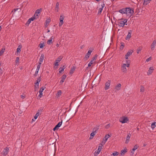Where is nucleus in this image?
Returning a JSON list of instances; mask_svg holds the SVG:
<instances>
[{"mask_svg":"<svg viewBox=\"0 0 156 156\" xmlns=\"http://www.w3.org/2000/svg\"><path fill=\"white\" fill-rule=\"evenodd\" d=\"M127 21L126 19H121L117 21V25L120 27H123L125 25H127V23L126 24Z\"/></svg>","mask_w":156,"mask_h":156,"instance_id":"1","label":"nucleus"},{"mask_svg":"<svg viewBox=\"0 0 156 156\" xmlns=\"http://www.w3.org/2000/svg\"><path fill=\"white\" fill-rule=\"evenodd\" d=\"M134 13L133 9L130 8H127L126 9V13L130 17L133 15Z\"/></svg>","mask_w":156,"mask_h":156,"instance_id":"2","label":"nucleus"},{"mask_svg":"<svg viewBox=\"0 0 156 156\" xmlns=\"http://www.w3.org/2000/svg\"><path fill=\"white\" fill-rule=\"evenodd\" d=\"M128 121L127 117L126 116H122L119 119V122L122 123H127Z\"/></svg>","mask_w":156,"mask_h":156,"instance_id":"3","label":"nucleus"},{"mask_svg":"<svg viewBox=\"0 0 156 156\" xmlns=\"http://www.w3.org/2000/svg\"><path fill=\"white\" fill-rule=\"evenodd\" d=\"M103 145V144H99L98 150L95 151L94 153L95 156H97L99 154L101 150Z\"/></svg>","mask_w":156,"mask_h":156,"instance_id":"4","label":"nucleus"},{"mask_svg":"<svg viewBox=\"0 0 156 156\" xmlns=\"http://www.w3.org/2000/svg\"><path fill=\"white\" fill-rule=\"evenodd\" d=\"M111 80H108L105 83V89L107 90L109 88L111 84Z\"/></svg>","mask_w":156,"mask_h":156,"instance_id":"5","label":"nucleus"},{"mask_svg":"<svg viewBox=\"0 0 156 156\" xmlns=\"http://www.w3.org/2000/svg\"><path fill=\"white\" fill-rule=\"evenodd\" d=\"M9 151V148L8 147L5 148L2 151V154L3 156H6V155L8 154Z\"/></svg>","mask_w":156,"mask_h":156,"instance_id":"6","label":"nucleus"},{"mask_svg":"<svg viewBox=\"0 0 156 156\" xmlns=\"http://www.w3.org/2000/svg\"><path fill=\"white\" fill-rule=\"evenodd\" d=\"M111 136L109 134H106L105 135V136L104 137V138L103 139V141L102 142V144L103 145L105 144V143L106 142L107 140Z\"/></svg>","mask_w":156,"mask_h":156,"instance_id":"7","label":"nucleus"},{"mask_svg":"<svg viewBox=\"0 0 156 156\" xmlns=\"http://www.w3.org/2000/svg\"><path fill=\"white\" fill-rule=\"evenodd\" d=\"M64 19V16L63 15H61L60 18V22L59 23V26L60 27L63 24V20Z\"/></svg>","mask_w":156,"mask_h":156,"instance_id":"8","label":"nucleus"},{"mask_svg":"<svg viewBox=\"0 0 156 156\" xmlns=\"http://www.w3.org/2000/svg\"><path fill=\"white\" fill-rule=\"evenodd\" d=\"M126 67H127V66L126 65L125 63L123 64L121 67V70L122 72L124 73L126 72L127 69L126 68Z\"/></svg>","mask_w":156,"mask_h":156,"instance_id":"9","label":"nucleus"},{"mask_svg":"<svg viewBox=\"0 0 156 156\" xmlns=\"http://www.w3.org/2000/svg\"><path fill=\"white\" fill-rule=\"evenodd\" d=\"M62 120H61V121L59 122L57 125H56L55 127L53 128V130L55 131L58 129V128L60 127L62 125Z\"/></svg>","mask_w":156,"mask_h":156,"instance_id":"10","label":"nucleus"},{"mask_svg":"<svg viewBox=\"0 0 156 156\" xmlns=\"http://www.w3.org/2000/svg\"><path fill=\"white\" fill-rule=\"evenodd\" d=\"M62 56H59V57L55 61V66H58V63L59 62L61 59L62 58Z\"/></svg>","mask_w":156,"mask_h":156,"instance_id":"11","label":"nucleus"},{"mask_svg":"<svg viewBox=\"0 0 156 156\" xmlns=\"http://www.w3.org/2000/svg\"><path fill=\"white\" fill-rule=\"evenodd\" d=\"M133 51H128L126 54L125 55V58L127 59L128 58V57L130 56L131 55H132L133 53Z\"/></svg>","mask_w":156,"mask_h":156,"instance_id":"12","label":"nucleus"},{"mask_svg":"<svg viewBox=\"0 0 156 156\" xmlns=\"http://www.w3.org/2000/svg\"><path fill=\"white\" fill-rule=\"evenodd\" d=\"M45 88L44 87H41L40 88L39 92V94L38 95V97L40 98H41L42 96L43 93L42 92L44 90Z\"/></svg>","mask_w":156,"mask_h":156,"instance_id":"13","label":"nucleus"},{"mask_svg":"<svg viewBox=\"0 0 156 156\" xmlns=\"http://www.w3.org/2000/svg\"><path fill=\"white\" fill-rule=\"evenodd\" d=\"M154 69L153 67H150L147 73V74L148 76L151 75L153 72Z\"/></svg>","mask_w":156,"mask_h":156,"instance_id":"14","label":"nucleus"},{"mask_svg":"<svg viewBox=\"0 0 156 156\" xmlns=\"http://www.w3.org/2000/svg\"><path fill=\"white\" fill-rule=\"evenodd\" d=\"M156 44V41L154 40L153 41L151 45V49L152 51H153L154 49L155 45Z\"/></svg>","mask_w":156,"mask_h":156,"instance_id":"15","label":"nucleus"},{"mask_svg":"<svg viewBox=\"0 0 156 156\" xmlns=\"http://www.w3.org/2000/svg\"><path fill=\"white\" fill-rule=\"evenodd\" d=\"M41 111V110L39 109L38 110L37 112L36 113L34 116V118L35 119H36L41 114V113L40 112Z\"/></svg>","mask_w":156,"mask_h":156,"instance_id":"16","label":"nucleus"},{"mask_svg":"<svg viewBox=\"0 0 156 156\" xmlns=\"http://www.w3.org/2000/svg\"><path fill=\"white\" fill-rule=\"evenodd\" d=\"M121 85L120 83H118L115 87V89L117 91H119L121 89Z\"/></svg>","mask_w":156,"mask_h":156,"instance_id":"17","label":"nucleus"},{"mask_svg":"<svg viewBox=\"0 0 156 156\" xmlns=\"http://www.w3.org/2000/svg\"><path fill=\"white\" fill-rule=\"evenodd\" d=\"M66 77V75L65 74H64L61 77V80H60V83L61 84H62L64 82V80H65Z\"/></svg>","mask_w":156,"mask_h":156,"instance_id":"18","label":"nucleus"},{"mask_svg":"<svg viewBox=\"0 0 156 156\" xmlns=\"http://www.w3.org/2000/svg\"><path fill=\"white\" fill-rule=\"evenodd\" d=\"M132 31L131 30H129V31L128 34L127 36V37L126 38V40H127L128 39H129L131 37Z\"/></svg>","mask_w":156,"mask_h":156,"instance_id":"19","label":"nucleus"},{"mask_svg":"<svg viewBox=\"0 0 156 156\" xmlns=\"http://www.w3.org/2000/svg\"><path fill=\"white\" fill-rule=\"evenodd\" d=\"M131 136V135L129 133L126 136V140L125 141V143L127 144L129 143V139Z\"/></svg>","mask_w":156,"mask_h":156,"instance_id":"20","label":"nucleus"},{"mask_svg":"<svg viewBox=\"0 0 156 156\" xmlns=\"http://www.w3.org/2000/svg\"><path fill=\"white\" fill-rule=\"evenodd\" d=\"M59 4L58 2H57L56 4L55 10V12H58Z\"/></svg>","mask_w":156,"mask_h":156,"instance_id":"21","label":"nucleus"},{"mask_svg":"<svg viewBox=\"0 0 156 156\" xmlns=\"http://www.w3.org/2000/svg\"><path fill=\"white\" fill-rule=\"evenodd\" d=\"M92 51V50H89L88 51V52L85 55V57L87 58H88L90 56V55Z\"/></svg>","mask_w":156,"mask_h":156,"instance_id":"22","label":"nucleus"},{"mask_svg":"<svg viewBox=\"0 0 156 156\" xmlns=\"http://www.w3.org/2000/svg\"><path fill=\"white\" fill-rule=\"evenodd\" d=\"M44 55L43 54H42L41 55L40 59L39 60V63H41L44 60Z\"/></svg>","mask_w":156,"mask_h":156,"instance_id":"23","label":"nucleus"},{"mask_svg":"<svg viewBox=\"0 0 156 156\" xmlns=\"http://www.w3.org/2000/svg\"><path fill=\"white\" fill-rule=\"evenodd\" d=\"M41 79V78L40 77L37 79V80H36V82L35 83H34L35 85H37V88L39 87V82H40Z\"/></svg>","mask_w":156,"mask_h":156,"instance_id":"24","label":"nucleus"},{"mask_svg":"<svg viewBox=\"0 0 156 156\" xmlns=\"http://www.w3.org/2000/svg\"><path fill=\"white\" fill-rule=\"evenodd\" d=\"M53 37L52 36L50 38L49 40H48L47 41V43L48 44H52L53 43V42L52 41V40L53 39Z\"/></svg>","mask_w":156,"mask_h":156,"instance_id":"25","label":"nucleus"},{"mask_svg":"<svg viewBox=\"0 0 156 156\" xmlns=\"http://www.w3.org/2000/svg\"><path fill=\"white\" fill-rule=\"evenodd\" d=\"M66 68L65 66H63L62 67H60L59 68V72L60 73H62L64 70V69Z\"/></svg>","mask_w":156,"mask_h":156,"instance_id":"26","label":"nucleus"},{"mask_svg":"<svg viewBox=\"0 0 156 156\" xmlns=\"http://www.w3.org/2000/svg\"><path fill=\"white\" fill-rule=\"evenodd\" d=\"M99 126H96L93 129V131L96 133L97 131L98 130V129H99Z\"/></svg>","mask_w":156,"mask_h":156,"instance_id":"27","label":"nucleus"},{"mask_svg":"<svg viewBox=\"0 0 156 156\" xmlns=\"http://www.w3.org/2000/svg\"><path fill=\"white\" fill-rule=\"evenodd\" d=\"M96 133L93 131L90 134V139H92L93 138L94 136L95 135Z\"/></svg>","mask_w":156,"mask_h":156,"instance_id":"28","label":"nucleus"},{"mask_svg":"<svg viewBox=\"0 0 156 156\" xmlns=\"http://www.w3.org/2000/svg\"><path fill=\"white\" fill-rule=\"evenodd\" d=\"M119 12L122 14L126 13L125 9H123L119 10Z\"/></svg>","mask_w":156,"mask_h":156,"instance_id":"29","label":"nucleus"},{"mask_svg":"<svg viewBox=\"0 0 156 156\" xmlns=\"http://www.w3.org/2000/svg\"><path fill=\"white\" fill-rule=\"evenodd\" d=\"M127 152V149H125L121 150V153L122 155H123L124 154Z\"/></svg>","mask_w":156,"mask_h":156,"instance_id":"30","label":"nucleus"},{"mask_svg":"<svg viewBox=\"0 0 156 156\" xmlns=\"http://www.w3.org/2000/svg\"><path fill=\"white\" fill-rule=\"evenodd\" d=\"M130 63V61L129 60H126V63L125 64L126 66H127V67H129Z\"/></svg>","mask_w":156,"mask_h":156,"instance_id":"31","label":"nucleus"},{"mask_svg":"<svg viewBox=\"0 0 156 156\" xmlns=\"http://www.w3.org/2000/svg\"><path fill=\"white\" fill-rule=\"evenodd\" d=\"M119 154V153L116 151H114L112 154V156H117Z\"/></svg>","mask_w":156,"mask_h":156,"instance_id":"32","label":"nucleus"},{"mask_svg":"<svg viewBox=\"0 0 156 156\" xmlns=\"http://www.w3.org/2000/svg\"><path fill=\"white\" fill-rule=\"evenodd\" d=\"M142 47L140 46V47H139L137 49V51H136L137 53V54H139L140 53V51L142 50Z\"/></svg>","mask_w":156,"mask_h":156,"instance_id":"33","label":"nucleus"},{"mask_svg":"<svg viewBox=\"0 0 156 156\" xmlns=\"http://www.w3.org/2000/svg\"><path fill=\"white\" fill-rule=\"evenodd\" d=\"M156 123V122H153L151 125V127L152 129H153L156 126L155 124Z\"/></svg>","mask_w":156,"mask_h":156,"instance_id":"34","label":"nucleus"},{"mask_svg":"<svg viewBox=\"0 0 156 156\" xmlns=\"http://www.w3.org/2000/svg\"><path fill=\"white\" fill-rule=\"evenodd\" d=\"M75 68L73 66V67H72L71 70L70 71V74H73L75 70Z\"/></svg>","mask_w":156,"mask_h":156,"instance_id":"35","label":"nucleus"},{"mask_svg":"<svg viewBox=\"0 0 156 156\" xmlns=\"http://www.w3.org/2000/svg\"><path fill=\"white\" fill-rule=\"evenodd\" d=\"M42 10V9H37L35 12V14H39L41 12V11Z\"/></svg>","mask_w":156,"mask_h":156,"instance_id":"36","label":"nucleus"},{"mask_svg":"<svg viewBox=\"0 0 156 156\" xmlns=\"http://www.w3.org/2000/svg\"><path fill=\"white\" fill-rule=\"evenodd\" d=\"M120 44L121 45L120 46V49L122 50L124 47V44L123 42H121Z\"/></svg>","mask_w":156,"mask_h":156,"instance_id":"37","label":"nucleus"},{"mask_svg":"<svg viewBox=\"0 0 156 156\" xmlns=\"http://www.w3.org/2000/svg\"><path fill=\"white\" fill-rule=\"evenodd\" d=\"M144 88L143 86H141L140 87V92H144Z\"/></svg>","mask_w":156,"mask_h":156,"instance_id":"38","label":"nucleus"},{"mask_svg":"<svg viewBox=\"0 0 156 156\" xmlns=\"http://www.w3.org/2000/svg\"><path fill=\"white\" fill-rule=\"evenodd\" d=\"M62 94V92L60 90H59L58 91L57 93L56 94V95L58 97L60 96Z\"/></svg>","mask_w":156,"mask_h":156,"instance_id":"39","label":"nucleus"},{"mask_svg":"<svg viewBox=\"0 0 156 156\" xmlns=\"http://www.w3.org/2000/svg\"><path fill=\"white\" fill-rule=\"evenodd\" d=\"M103 9L102 8H100L98 9V15H100L101 13V12Z\"/></svg>","mask_w":156,"mask_h":156,"instance_id":"40","label":"nucleus"},{"mask_svg":"<svg viewBox=\"0 0 156 156\" xmlns=\"http://www.w3.org/2000/svg\"><path fill=\"white\" fill-rule=\"evenodd\" d=\"M98 55H95L92 58L91 60H92L93 61H94L95 60L97 59Z\"/></svg>","mask_w":156,"mask_h":156,"instance_id":"41","label":"nucleus"},{"mask_svg":"<svg viewBox=\"0 0 156 156\" xmlns=\"http://www.w3.org/2000/svg\"><path fill=\"white\" fill-rule=\"evenodd\" d=\"M94 63V62L92 60L90 61V62L88 64V67L90 66L91 65L93 64Z\"/></svg>","mask_w":156,"mask_h":156,"instance_id":"42","label":"nucleus"},{"mask_svg":"<svg viewBox=\"0 0 156 156\" xmlns=\"http://www.w3.org/2000/svg\"><path fill=\"white\" fill-rule=\"evenodd\" d=\"M19 57H17L16 58V59L15 61V62L17 64L19 63Z\"/></svg>","mask_w":156,"mask_h":156,"instance_id":"43","label":"nucleus"},{"mask_svg":"<svg viewBox=\"0 0 156 156\" xmlns=\"http://www.w3.org/2000/svg\"><path fill=\"white\" fill-rule=\"evenodd\" d=\"M51 20L49 19H48L46 20L45 22V23H46V24H48L50 22Z\"/></svg>","mask_w":156,"mask_h":156,"instance_id":"44","label":"nucleus"},{"mask_svg":"<svg viewBox=\"0 0 156 156\" xmlns=\"http://www.w3.org/2000/svg\"><path fill=\"white\" fill-rule=\"evenodd\" d=\"M4 51H5V49H2L0 51V56L1 55H2L3 54V53L4 52Z\"/></svg>","mask_w":156,"mask_h":156,"instance_id":"45","label":"nucleus"},{"mask_svg":"<svg viewBox=\"0 0 156 156\" xmlns=\"http://www.w3.org/2000/svg\"><path fill=\"white\" fill-rule=\"evenodd\" d=\"M138 147V146H137V145H136L134 146L132 149H133V150L135 151L137 148Z\"/></svg>","mask_w":156,"mask_h":156,"instance_id":"46","label":"nucleus"},{"mask_svg":"<svg viewBox=\"0 0 156 156\" xmlns=\"http://www.w3.org/2000/svg\"><path fill=\"white\" fill-rule=\"evenodd\" d=\"M21 48V47L20 46H18V48H17V51L18 52H20L21 51L20 49Z\"/></svg>","mask_w":156,"mask_h":156,"instance_id":"47","label":"nucleus"},{"mask_svg":"<svg viewBox=\"0 0 156 156\" xmlns=\"http://www.w3.org/2000/svg\"><path fill=\"white\" fill-rule=\"evenodd\" d=\"M35 19V17L34 16H33L30 18L29 19V20L31 21L34 20Z\"/></svg>","mask_w":156,"mask_h":156,"instance_id":"48","label":"nucleus"},{"mask_svg":"<svg viewBox=\"0 0 156 156\" xmlns=\"http://www.w3.org/2000/svg\"><path fill=\"white\" fill-rule=\"evenodd\" d=\"M151 58H152L151 57H149V58H147L146 60V62H148L150 60H151Z\"/></svg>","mask_w":156,"mask_h":156,"instance_id":"49","label":"nucleus"},{"mask_svg":"<svg viewBox=\"0 0 156 156\" xmlns=\"http://www.w3.org/2000/svg\"><path fill=\"white\" fill-rule=\"evenodd\" d=\"M40 47L41 48H43L44 46V44H43L41 43L39 44Z\"/></svg>","mask_w":156,"mask_h":156,"instance_id":"50","label":"nucleus"},{"mask_svg":"<svg viewBox=\"0 0 156 156\" xmlns=\"http://www.w3.org/2000/svg\"><path fill=\"white\" fill-rule=\"evenodd\" d=\"M110 126V124H108L107 125L105 126V127L106 129H108Z\"/></svg>","mask_w":156,"mask_h":156,"instance_id":"51","label":"nucleus"},{"mask_svg":"<svg viewBox=\"0 0 156 156\" xmlns=\"http://www.w3.org/2000/svg\"><path fill=\"white\" fill-rule=\"evenodd\" d=\"M38 73V72L35 71V73L34 75V77H36L37 76Z\"/></svg>","mask_w":156,"mask_h":156,"instance_id":"52","label":"nucleus"},{"mask_svg":"<svg viewBox=\"0 0 156 156\" xmlns=\"http://www.w3.org/2000/svg\"><path fill=\"white\" fill-rule=\"evenodd\" d=\"M150 1L149 0H144V3H146V4H147L149 3Z\"/></svg>","mask_w":156,"mask_h":156,"instance_id":"53","label":"nucleus"},{"mask_svg":"<svg viewBox=\"0 0 156 156\" xmlns=\"http://www.w3.org/2000/svg\"><path fill=\"white\" fill-rule=\"evenodd\" d=\"M41 63H39V64L38 65H37V68L38 69H40V66H41Z\"/></svg>","mask_w":156,"mask_h":156,"instance_id":"54","label":"nucleus"},{"mask_svg":"<svg viewBox=\"0 0 156 156\" xmlns=\"http://www.w3.org/2000/svg\"><path fill=\"white\" fill-rule=\"evenodd\" d=\"M38 16H39L38 14H35V13L34 16L35 17V18H38Z\"/></svg>","mask_w":156,"mask_h":156,"instance_id":"55","label":"nucleus"},{"mask_svg":"<svg viewBox=\"0 0 156 156\" xmlns=\"http://www.w3.org/2000/svg\"><path fill=\"white\" fill-rule=\"evenodd\" d=\"M134 150H133V149L131 151V155H133L134 153Z\"/></svg>","mask_w":156,"mask_h":156,"instance_id":"56","label":"nucleus"},{"mask_svg":"<svg viewBox=\"0 0 156 156\" xmlns=\"http://www.w3.org/2000/svg\"><path fill=\"white\" fill-rule=\"evenodd\" d=\"M31 22V21L29 19L27 21V23L28 24H29Z\"/></svg>","mask_w":156,"mask_h":156,"instance_id":"57","label":"nucleus"},{"mask_svg":"<svg viewBox=\"0 0 156 156\" xmlns=\"http://www.w3.org/2000/svg\"><path fill=\"white\" fill-rule=\"evenodd\" d=\"M101 8H102L103 9L104 7L105 6V4L104 3L101 5Z\"/></svg>","mask_w":156,"mask_h":156,"instance_id":"58","label":"nucleus"},{"mask_svg":"<svg viewBox=\"0 0 156 156\" xmlns=\"http://www.w3.org/2000/svg\"><path fill=\"white\" fill-rule=\"evenodd\" d=\"M59 46H60V44H56V46L57 47H59Z\"/></svg>","mask_w":156,"mask_h":156,"instance_id":"59","label":"nucleus"},{"mask_svg":"<svg viewBox=\"0 0 156 156\" xmlns=\"http://www.w3.org/2000/svg\"><path fill=\"white\" fill-rule=\"evenodd\" d=\"M34 87H35V88H37V85H35L34 86Z\"/></svg>","mask_w":156,"mask_h":156,"instance_id":"60","label":"nucleus"},{"mask_svg":"<svg viewBox=\"0 0 156 156\" xmlns=\"http://www.w3.org/2000/svg\"><path fill=\"white\" fill-rule=\"evenodd\" d=\"M39 70V69L37 68V69H36V71H37V72H38Z\"/></svg>","mask_w":156,"mask_h":156,"instance_id":"61","label":"nucleus"},{"mask_svg":"<svg viewBox=\"0 0 156 156\" xmlns=\"http://www.w3.org/2000/svg\"><path fill=\"white\" fill-rule=\"evenodd\" d=\"M21 97L22 98H24V97L23 95H21Z\"/></svg>","mask_w":156,"mask_h":156,"instance_id":"62","label":"nucleus"},{"mask_svg":"<svg viewBox=\"0 0 156 156\" xmlns=\"http://www.w3.org/2000/svg\"><path fill=\"white\" fill-rule=\"evenodd\" d=\"M1 26H0V30H1Z\"/></svg>","mask_w":156,"mask_h":156,"instance_id":"63","label":"nucleus"},{"mask_svg":"<svg viewBox=\"0 0 156 156\" xmlns=\"http://www.w3.org/2000/svg\"><path fill=\"white\" fill-rule=\"evenodd\" d=\"M137 130H139V128H137Z\"/></svg>","mask_w":156,"mask_h":156,"instance_id":"64","label":"nucleus"}]
</instances>
